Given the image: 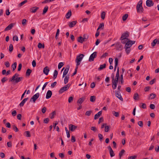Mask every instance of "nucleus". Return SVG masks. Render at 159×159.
Masks as SVG:
<instances>
[{"instance_id":"nucleus-56","label":"nucleus","mask_w":159,"mask_h":159,"mask_svg":"<svg viewBox=\"0 0 159 159\" xmlns=\"http://www.w3.org/2000/svg\"><path fill=\"white\" fill-rule=\"evenodd\" d=\"M49 121V119L48 118L44 119L43 120V122L44 123L47 124Z\"/></svg>"},{"instance_id":"nucleus-3","label":"nucleus","mask_w":159,"mask_h":159,"mask_svg":"<svg viewBox=\"0 0 159 159\" xmlns=\"http://www.w3.org/2000/svg\"><path fill=\"white\" fill-rule=\"evenodd\" d=\"M70 85V84H68L63 87L61 88L59 91V93L61 94L64 91L67 90L69 89Z\"/></svg>"},{"instance_id":"nucleus-31","label":"nucleus","mask_w":159,"mask_h":159,"mask_svg":"<svg viewBox=\"0 0 159 159\" xmlns=\"http://www.w3.org/2000/svg\"><path fill=\"white\" fill-rule=\"evenodd\" d=\"M119 67H118L117 68V72H116V76L115 79H119Z\"/></svg>"},{"instance_id":"nucleus-50","label":"nucleus","mask_w":159,"mask_h":159,"mask_svg":"<svg viewBox=\"0 0 159 159\" xmlns=\"http://www.w3.org/2000/svg\"><path fill=\"white\" fill-rule=\"evenodd\" d=\"M98 137L99 139V140L101 141H102L103 139V136L102 134H98Z\"/></svg>"},{"instance_id":"nucleus-55","label":"nucleus","mask_w":159,"mask_h":159,"mask_svg":"<svg viewBox=\"0 0 159 159\" xmlns=\"http://www.w3.org/2000/svg\"><path fill=\"white\" fill-rule=\"evenodd\" d=\"M15 39V40L17 41H18V39L17 36L15 35L13 37V40L14 41Z\"/></svg>"},{"instance_id":"nucleus-36","label":"nucleus","mask_w":159,"mask_h":159,"mask_svg":"<svg viewBox=\"0 0 159 159\" xmlns=\"http://www.w3.org/2000/svg\"><path fill=\"white\" fill-rule=\"evenodd\" d=\"M125 150L124 149L122 150L119 153V156L120 157V159H121V157L122 155L124 154V153L125 152Z\"/></svg>"},{"instance_id":"nucleus-16","label":"nucleus","mask_w":159,"mask_h":159,"mask_svg":"<svg viewBox=\"0 0 159 159\" xmlns=\"http://www.w3.org/2000/svg\"><path fill=\"white\" fill-rule=\"evenodd\" d=\"M14 24L11 23L9 24L4 30L5 31H7L11 30L13 27Z\"/></svg>"},{"instance_id":"nucleus-35","label":"nucleus","mask_w":159,"mask_h":159,"mask_svg":"<svg viewBox=\"0 0 159 159\" xmlns=\"http://www.w3.org/2000/svg\"><path fill=\"white\" fill-rule=\"evenodd\" d=\"M139 97L138 94L136 93H135L134 95V98L136 100H138L139 99Z\"/></svg>"},{"instance_id":"nucleus-60","label":"nucleus","mask_w":159,"mask_h":159,"mask_svg":"<svg viewBox=\"0 0 159 159\" xmlns=\"http://www.w3.org/2000/svg\"><path fill=\"white\" fill-rule=\"evenodd\" d=\"M73 100V98L72 97H70L68 99V102L70 103Z\"/></svg>"},{"instance_id":"nucleus-5","label":"nucleus","mask_w":159,"mask_h":159,"mask_svg":"<svg viewBox=\"0 0 159 159\" xmlns=\"http://www.w3.org/2000/svg\"><path fill=\"white\" fill-rule=\"evenodd\" d=\"M97 56V52H95L92 53L90 56L89 59V61L90 62L93 61L94 58H96Z\"/></svg>"},{"instance_id":"nucleus-46","label":"nucleus","mask_w":159,"mask_h":159,"mask_svg":"<svg viewBox=\"0 0 159 159\" xmlns=\"http://www.w3.org/2000/svg\"><path fill=\"white\" fill-rule=\"evenodd\" d=\"M92 112V111H87L85 114V115L86 116H90L91 114V113Z\"/></svg>"},{"instance_id":"nucleus-23","label":"nucleus","mask_w":159,"mask_h":159,"mask_svg":"<svg viewBox=\"0 0 159 159\" xmlns=\"http://www.w3.org/2000/svg\"><path fill=\"white\" fill-rule=\"evenodd\" d=\"M111 84L112 85V89H116L117 87V83H115V82L113 81H112Z\"/></svg>"},{"instance_id":"nucleus-64","label":"nucleus","mask_w":159,"mask_h":159,"mask_svg":"<svg viewBox=\"0 0 159 159\" xmlns=\"http://www.w3.org/2000/svg\"><path fill=\"white\" fill-rule=\"evenodd\" d=\"M137 156L135 155L133 156H130L129 157L128 159H135Z\"/></svg>"},{"instance_id":"nucleus-52","label":"nucleus","mask_w":159,"mask_h":159,"mask_svg":"<svg viewBox=\"0 0 159 159\" xmlns=\"http://www.w3.org/2000/svg\"><path fill=\"white\" fill-rule=\"evenodd\" d=\"M104 25L103 23H101L99 25L97 29V30H98L99 29L102 28H103L104 27Z\"/></svg>"},{"instance_id":"nucleus-34","label":"nucleus","mask_w":159,"mask_h":159,"mask_svg":"<svg viewBox=\"0 0 159 159\" xmlns=\"http://www.w3.org/2000/svg\"><path fill=\"white\" fill-rule=\"evenodd\" d=\"M55 111H53L50 114V117L51 119H52L54 118V116L56 115Z\"/></svg>"},{"instance_id":"nucleus-38","label":"nucleus","mask_w":159,"mask_h":159,"mask_svg":"<svg viewBox=\"0 0 159 159\" xmlns=\"http://www.w3.org/2000/svg\"><path fill=\"white\" fill-rule=\"evenodd\" d=\"M17 63L16 62H15L13 64L11 65V67L13 68V71H14L16 69V67Z\"/></svg>"},{"instance_id":"nucleus-49","label":"nucleus","mask_w":159,"mask_h":159,"mask_svg":"<svg viewBox=\"0 0 159 159\" xmlns=\"http://www.w3.org/2000/svg\"><path fill=\"white\" fill-rule=\"evenodd\" d=\"M120 81L121 82V84H123L124 83V80L123 78V75L122 74H121V75H120Z\"/></svg>"},{"instance_id":"nucleus-7","label":"nucleus","mask_w":159,"mask_h":159,"mask_svg":"<svg viewBox=\"0 0 159 159\" xmlns=\"http://www.w3.org/2000/svg\"><path fill=\"white\" fill-rule=\"evenodd\" d=\"M115 95L116 97L118 98L121 101H123V99L120 94V92L119 91H115Z\"/></svg>"},{"instance_id":"nucleus-59","label":"nucleus","mask_w":159,"mask_h":159,"mask_svg":"<svg viewBox=\"0 0 159 159\" xmlns=\"http://www.w3.org/2000/svg\"><path fill=\"white\" fill-rule=\"evenodd\" d=\"M138 125L139 126L141 127H142L143 126V123L142 121H139L138 122Z\"/></svg>"},{"instance_id":"nucleus-26","label":"nucleus","mask_w":159,"mask_h":159,"mask_svg":"<svg viewBox=\"0 0 159 159\" xmlns=\"http://www.w3.org/2000/svg\"><path fill=\"white\" fill-rule=\"evenodd\" d=\"M85 98H80L77 101V103L80 104H82L84 101Z\"/></svg>"},{"instance_id":"nucleus-2","label":"nucleus","mask_w":159,"mask_h":159,"mask_svg":"<svg viewBox=\"0 0 159 159\" xmlns=\"http://www.w3.org/2000/svg\"><path fill=\"white\" fill-rule=\"evenodd\" d=\"M142 0H140L137 5L136 9L138 12L142 13L143 11V9L142 6Z\"/></svg>"},{"instance_id":"nucleus-13","label":"nucleus","mask_w":159,"mask_h":159,"mask_svg":"<svg viewBox=\"0 0 159 159\" xmlns=\"http://www.w3.org/2000/svg\"><path fill=\"white\" fill-rule=\"evenodd\" d=\"M116 47L117 50H121L122 49V46L120 43H116Z\"/></svg>"},{"instance_id":"nucleus-24","label":"nucleus","mask_w":159,"mask_h":159,"mask_svg":"<svg viewBox=\"0 0 159 159\" xmlns=\"http://www.w3.org/2000/svg\"><path fill=\"white\" fill-rule=\"evenodd\" d=\"M69 79V75H66L65 76L64 82L65 84H66L68 82Z\"/></svg>"},{"instance_id":"nucleus-21","label":"nucleus","mask_w":159,"mask_h":159,"mask_svg":"<svg viewBox=\"0 0 159 159\" xmlns=\"http://www.w3.org/2000/svg\"><path fill=\"white\" fill-rule=\"evenodd\" d=\"M156 44H157V39H155L151 43V45L152 47H154L156 45Z\"/></svg>"},{"instance_id":"nucleus-11","label":"nucleus","mask_w":159,"mask_h":159,"mask_svg":"<svg viewBox=\"0 0 159 159\" xmlns=\"http://www.w3.org/2000/svg\"><path fill=\"white\" fill-rule=\"evenodd\" d=\"M69 128L70 130L74 131L77 128V126L72 124H70L69 125Z\"/></svg>"},{"instance_id":"nucleus-10","label":"nucleus","mask_w":159,"mask_h":159,"mask_svg":"<svg viewBox=\"0 0 159 159\" xmlns=\"http://www.w3.org/2000/svg\"><path fill=\"white\" fill-rule=\"evenodd\" d=\"M70 68V66L69 65H67L66 66V67L64 70L63 72V74L62 75V77L64 78L65 77V76L67 75V74L68 71H69V69Z\"/></svg>"},{"instance_id":"nucleus-17","label":"nucleus","mask_w":159,"mask_h":159,"mask_svg":"<svg viewBox=\"0 0 159 159\" xmlns=\"http://www.w3.org/2000/svg\"><path fill=\"white\" fill-rule=\"evenodd\" d=\"M77 21L76 20L70 22L69 24V26L70 28L73 27L76 24Z\"/></svg>"},{"instance_id":"nucleus-12","label":"nucleus","mask_w":159,"mask_h":159,"mask_svg":"<svg viewBox=\"0 0 159 159\" xmlns=\"http://www.w3.org/2000/svg\"><path fill=\"white\" fill-rule=\"evenodd\" d=\"M108 148L109 150L111 157H114L115 156V154L111 147L110 146H108Z\"/></svg>"},{"instance_id":"nucleus-27","label":"nucleus","mask_w":159,"mask_h":159,"mask_svg":"<svg viewBox=\"0 0 159 159\" xmlns=\"http://www.w3.org/2000/svg\"><path fill=\"white\" fill-rule=\"evenodd\" d=\"M106 67V64L105 63L103 65H100V67L98 68V70H101L104 68H105Z\"/></svg>"},{"instance_id":"nucleus-18","label":"nucleus","mask_w":159,"mask_h":159,"mask_svg":"<svg viewBox=\"0 0 159 159\" xmlns=\"http://www.w3.org/2000/svg\"><path fill=\"white\" fill-rule=\"evenodd\" d=\"M102 114V111H99L97 114L95 115L94 119L95 120H96L98 119V117L101 115Z\"/></svg>"},{"instance_id":"nucleus-4","label":"nucleus","mask_w":159,"mask_h":159,"mask_svg":"<svg viewBox=\"0 0 159 159\" xmlns=\"http://www.w3.org/2000/svg\"><path fill=\"white\" fill-rule=\"evenodd\" d=\"M84 56V55L81 54H80L76 57L75 61L76 63L77 66H79L80 65V62Z\"/></svg>"},{"instance_id":"nucleus-58","label":"nucleus","mask_w":159,"mask_h":159,"mask_svg":"<svg viewBox=\"0 0 159 159\" xmlns=\"http://www.w3.org/2000/svg\"><path fill=\"white\" fill-rule=\"evenodd\" d=\"M115 65L116 66H117L118 65V59L117 58H115Z\"/></svg>"},{"instance_id":"nucleus-57","label":"nucleus","mask_w":159,"mask_h":159,"mask_svg":"<svg viewBox=\"0 0 159 159\" xmlns=\"http://www.w3.org/2000/svg\"><path fill=\"white\" fill-rule=\"evenodd\" d=\"M109 127L108 126H106L105 127V132H107L109 130Z\"/></svg>"},{"instance_id":"nucleus-42","label":"nucleus","mask_w":159,"mask_h":159,"mask_svg":"<svg viewBox=\"0 0 159 159\" xmlns=\"http://www.w3.org/2000/svg\"><path fill=\"white\" fill-rule=\"evenodd\" d=\"M128 14H125L122 17V20L123 21L125 20L128 17Z\"/></svg>"},{"instance_id":"nucleus-48","label":"nucleus","mask_w":159,"mask_h":159,"mask_svg":"<svg viewBox=\"0 0 159 159\" xmlns=\"http://www.w3.org/2000/svg\"><path fill=\"white\" fill-rule=\"evenodd\" d=\"M64 64L62 62H60L58 65V69H60L63 66Z\"/></svg>"},{"instance_id":"nucleus-32","label":"nucleus","mask_w":159,"mask_h":159,"mask_svg":"<svg viewBox=\"0 0 159 159\" xmlns=\"http://www.w3.org/2000/svg\"><path fill=\"white\" fill-rule=\"evenodd\" d=\"M129 39H123L120 38V40H121V42L123 44H125Z\"/></svg>"},{"instance_id":"nucleus-40","label":"nucleus","mask_w":159,"mask_h":159,"mask_svg":"<svg viewBox=\"0 0 159 159\" xmlns=\"http://www.w3.org/2000/svg\"><path fill=\"white\" fill-rule=\"evenodd\" d=\"M48 7L47 6H46L44 8L43 12V14H44L47 11L48 9Z\"/></svg>"},{"instance_id":"nucleus-45","label":"nucleus","mask_w":159,"mask_h":159,"mask_svg":"<svg viewBox=\"0 0 159 159\" xmlns=\"http://www.w3.org/2000/svg\"><path fill=\"white\" fill-rule=\"evenodd\" d=\"M88 39L85 38H84L82 37V40H80L79 39V42H80L81 43H82L83 42H85Z\"/></svg>"},{"instance_id":"nucleus-29","label":"nucleus","mask_w":159,"mask_h":159,"mask_svg":"<svg viewBox=\"0 0 159 159\" xmlns=\"http://www.w3.org/2000/svg\"><path fill=\"white\" fill-rule=\"evenodd\" d=\"M96 97L94 96H91L90 97V100L92 102H94L95 101Z\"/></svg>"},{"instance_id":"nucleus-1","label":"nucleus","mask_w":159,"mask_h":159,"mask_svg":"<svg viewBox=\"0 0 159 159\" xmlns=\"http://www.w3.org/2000/svg\"><path fill=\"white\" fill-rule=\"evenodd\" d=\"M19 75L17 73L15 74L12 77L11 79L10 80V81H15L16 83H18V82L21 81L23 79L22 77H17L16 78V77L19 76Z\"/></svg>"},{"instance_id":"nucleus-19","label":"nucleus","mask_w":159,"mask_h":159,"mask_svg":"<svg viewBox=\"0 0 159 159\" xmlns=\"http://www.w3.org/2000/svg\"><path fill=\"white\" fill-rule=\"evenodd\" d=\"M72 13L71 11L70 10H69L68 12L66 14V19H69L70 18V16H71Z\"/></svg>"},{"instance_id":"nucleus-15","label":"nucleus","mask_w":159,"mask_h":159,"mask_svg":"<svg viewBox=\"0 0 159 159\" xmlns=\"http://www.w3.org/2000/svg\"><path fill=\"white\" fill-rule=\"evenodd\" d=\"M52 95V93L51 90H48L46 93V98L48 99L50 98Z\"/></svg>"},{"instance_id":"nucleus-44","label":"nucleus","mask_w":159,"mask_h":159,"mask_svg":"<svg viewBox=\"0 0 159 159\" xmlns=\"http://www.w3.org/2000/svg\"><path fill=\"white\" fill-rule=\"evenodd\" d=\"M27 2V0H25L24 1L22 2H21V3H19V7H21V6H22L25 3H26Z\"/></svg>"},{"instance_id":"nucleus-63","label":"nucleus","mask_w":159,"mask_h":159,"mask_svg":"<svg viewBox=\"0 0 159 159\" xmlns=\"http://www.w3.org/2000/svg\"><path fill=\"white\" fill-rule=\"evenodd\" d=\"M22 65L21 63H20L19 64L18 68V71H20L21 70L22 67Z\"/></svg>"},{"instance_id":"nucleus-43","label":"nucleus","mask_w":159,"mask_h":159,"mask_svg":"<svg viewBox=\"0 0 159 159\" xmlns=\"http://www.w3.org/2000/svg\"><path fill=\"white\" fill-rule=\"evenodd\" d=\"M112 114L113 115L116 117H118L119 116V113L118 112H116L115 111H113Z\"/></svg>"},{"instance_id":"nucleus-37","label":"nucleus","mask_w":159,"mask_h":159,"mask_svg":"<svg viewBox=\"0 0 159 159\" xmlns=\"http://www.w3.org/2000/svg\"><path fill=\"white\" fill-rule=\"evenodd\" d=\"M24 134L27 137H30L31 136L30 132L29 131H26L25 132Z\"/></svg>"},{"instance_id":"nucleus-8","label":"nucleus","mask_w":159,"mask_h":159,"mask_svg":"<svg viewBox=\"0 0 159 159\" xmlns=\"http://www.w3.org/2000/svg\"><path fill=\"white\" fill-rule=\"evenodd\" d=\"M154 2L152 0H147L146 1V6L148 7H151L154 5Z\"/></svg>"},{"instance_id":"nucleus-28","label":"nucleus","mask_w":159,"mask_h":159,"mask_svg":"<svg viewBox=\"0 0 159 159\" xmlns=\"http://www.w3.org/2000/svg\"><path fill=\"white\" fill-rule=\"evenodd\" d=\"M32 72V70L30 69H28L26 73V75L27 76H29Z\"/></svg>"},{"instance_id":"nucleus-53","label":"nucleus","mask_w":159,"mask_h":159,"mask_svg":"<svg viewBox=\"0 0 159 159\" xmlns=\"http://www.w3.org/2000/svg\"><path fill=\"white\" fill-rule=\"evenodd\" d=\"M57 84V82L56 81H55L53 83H52L51 84V87L52 88H54V87Z\"/></svg>"},{"instance_id":"nucleus-62","label":"nucleus","mask_w":159,"mask_h":159,"mask_svg":"<svg viewBox=\"0 0 159 159\" xmlns=\"http://www.w3.org/2000/svg\"><path fill=\"white\" fill-rule=\"evenodd\" d=\"M0 157L2 158H4L5 157V155L3 152L0 153Z\"/></svg>"},{"instance_id":"nucleus-51","label":"nucleus","mask_w":159,"mask_h":159,"mask_svg":"<svg viewBox=\"0 0 159 159\" xmlns=\"http://www.w3.org/2000/svg\"><path fill=\"white\" fill-rule=\"evenodd\" d=\"M13 46L12 44H10L9 46V51L10 52H11L13 50Z\"/></svg>"},{"instance_id":"nucleus-33","label":"nucleus","mask_w":159,"mask_h":159,"mask_svg":"<svg viewBox=\"0 0 159 159\" xmlns=\"http://www.w3.org/2000/svg\"><path fill=\"white\" fill-rule=\"evenodd\" d=\"M38 47L39 48H44L45 46L44 44H42L41 43H39L38 44Z\"/></svg>"},{"instance_id":"nucleus-54","label":"nucleus","mask_w":159,"mask_h":159,"mask_svg":"<svg viewBox=\"0 0 159 159\" xmlns=\"http://www.w3.org/2000/svg\"><path fill=\"white\" fill-rule=\"evenodd\" d=\"M27 22V20L25 19L22 20V24L23 25H25L26 24V22Z\"/></svg>"},{"instance_id":"nucleus-41","label":"nucleus","mask_w":159,"mask_h":159,"mask_svg":"<svg viewBox=\"0 0 159 159\" xmlns=\"http://www.w3.org/2000/svg\"><path fill=\"white\" fill-rule=\"evenodd\" d=\"M105 12L104 11H102L101 14V18L103 20H104L105 17Z\"/></svg>"},{"instance_id":"nucleus-39","label":"nucleus","mask_w":159,"mask_h":159,"mask_svg":"<svg viewBox=\"0 0 159 159\" xmlns=\"http://www.w3.org/2000/svg\"><path fill=\"white\" fill-rule=\"evenodd\" d=\"M58 74V72L56 70H55L54 71V74H53V79H55L57 77V76Z\"/></svg>"},{"instance_id":"nucleus-47","label":"nucleus","mask_w":159,"mask_h":159,"mask_svg":"<svg viewBox=\"0 0 159 159\" xmlns=\"http://www.w3.org/2000/svg\"><path fill=\"white\" fill-rule=\"evenodd\" d=\"M12 128L14 130L15 132H17L19 131L16 125H13L12 126Z\"/></svg>"},{"instance_id":"nucleus-30","label":"nucleus","mask_w":159,"mask_h":159,"mask_svg":"<svg viewBox=\"0 0 159 159\" xmlns=\"http://www.w3.org/2000/svg\"><path fill=\"white\" fill-rule=\"evenodd\" d=\"M124 48L125 50L126 53L127 54H129V53L131 51V49L130 48H128V47H125Z\"/></svg>"},{"instance_id":"nucleus-25","label":"nucleus","mask_w":159,"mask_h":159,"mask_svg":"<svg viewBox=\"0 0 159 159\" xmlns=\"http://www.w3.org/2000/svg\"><path fill=\"white\" fill-rule=\"evenodd\" d=\"M132 46V45L131 44V43H130L129 40L127 42V43H125V45L124 46L125 47H128V48H130Z\"/></svg>"},{"instance_id":"nucleus-6","label":"nucleus","mask_w":159,"mask_h":159,"mask_svg":"<svg viewBox=\"0 0 159 159\" xmlns=\"http://www.w3.org/2000/svg\"><path fill=\"white\" fill-rule=\"evenodd\" d=\"M39 93H37L34 95L31 98L30 102H33L34 103L35 102L36 100L39 98Z\"/></svg>"},{"instance_id":"nucleus-20","label":"nucleus","mask_w":159,"mask_h":159,"mask_svg":"<svg viewBox=\"0 0 159 159\" xmlns=\"http://www.w3.org/2000/svg\"><path fill=\"white\" fill-rule=\"evenodd\" d=\"M39 9V7H34L30 8V11L32 13H35Z\"/></svg>"},{"instance_id":"nucleus-22","label":"nucleus","mask_w":159,"mask_h":159,"mask_svg":"<svg viewBox=\"0 0 159 159\" xmlns=\"http://www.w3.org/2000/svg\"><path fill=\"white\" fill-rule=\"evenodd\" d=\"M150 97L148 98V99H152L154 98L156 96V94L154 93H151L149 95Z\"/></svg>"},{"instance_id":"nucleus-9","label":"nucleus","mask_w":159,"mask_h":159,"mask_svg":"<svg viewBox=\"0 0 159 159\" xmlns=\"http://www.w3.org/2000/svg\"><path fill=\"white\" fill-rule=\"evenodd\" d=\"M129 33L126 31L125 32L123 33L122 34L120 38L123 39H128L127 38L129 36Z\"/></svg>"},{"instance_id":"nucleus-14","label":"nucleus","mask_w":159,"mask_h":159,"mask_svg":"<svg viewBox=\"0 0 159 159\" xmlns=\"http://www.w3.org/2000/svg\"><path fill=\"white\" fill-rule=\"evenodd\" d=\"M49 70H50L49 67L47 66L44 68L43 70V72L46 75H48Z\"/></svg>"},{"instance_id":"nucleus-61","label":"nucleus","mask_w":159,"mask_h":159,"mask_svg":"<svg viewBox=\"0 0 159 159\" xmlns=\"http://www.w3.org/2000/svg\"><path fill=\"white\" fill-rule=\"evenodd\" d=\"M7 145L8 147L11 148L12 147V143L11 142H8L7 143Z\"/></svg>"}]
</instances>
